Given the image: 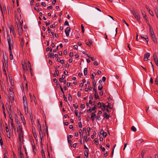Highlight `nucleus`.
I'll return each mask as SVG.
<instances>
[{
  "label": "nucleus",
  "mask_w": 158,
  "mask_h": 158,
  "mask_svg": "<svg viewBox=\"0 0 158 158\" xmlns=\"http://www.w3.org/2000/svg\"><path fill=\"white\" fill-rule=\"evenodd\" d=\"M134 16L138 21L140 20V16L139 14L137 13V14H135V15H134Z\"/></svg>",
  "instance_id": "16"
},
{
  "label": "nucleus",
  "mask_w": 158,
  "mask_h": 158,
  "mask_svg": "<svg viewBox=\"0 0 158 158\" xmlns=\"http://www.w3.org/2000/svg\"><path fill=\"white\" fill-rule=\"evenodd\" d=\"M103 88V86L102 85H99L98 87V89L99 90H100L102 89Z\"/></svg>",
  "instance_id": "31"
},
{
  "label": "nucleus",
  "mask_w": 158,
  "mask_h": 158,
  "mask_svg": "<svg viewBox=\"0 0 158 158\" xmlns=\"http://www.w3.org/2000/svg\"><path fill=\"white\" fill-rule=\"evenodd\" d=\"M149 14L152 16H154L153 13L152 11H151L150 10H149Z\"/></svg>",
  "instance_id": "35"
},
{
  "label": "nucleus",
  "mask_w": 158,
  "mask_h": 158,
  "mask_svg": "<svg viewBox=\"0 0 158 158\" xmlns=\"http://www.w3.org/2000/svg\"><path fill=\"white\" fill-rule=\"evenodd\" d=\"M63 98H64V100L65 101V102H67V98L65 96V95L64 94H63Z\"/></svg>",
  "instance_id": "52"
},
{
  "label": "nucleus",
  "mask_w": 158,
  "mask_h": 158,
  "mask_svg": "<svg viewBox=\"0 0 158 158\" xmlns=\"http://www.w3.org/2000/svg\"><path fill=\"white\" fill-rule=\"evenodd\" d=\"M94 141L95 142L96 145H98V139L97 138H95L94 139Z\"/></svg>",
  "instance_id": "34"
},
{
  "label": "nucleus",
  "mask_w": 158,
  "mask_h": 158,
  "mask_svg": "<svg viewBox=\"0 0 158 158\" xmlns=\"http://www.w3.org/2000/svg\"><path fill=\"white\" fill-rule=\"evenodd\" d=\"M94 91H95L94 95H95V97L96 99H99V96L98 95V94L97 93V90Z\"/></svg>",
  "instance_id": "22"
},
{
  "label": "nucleus",
  "mask_w": 158,
  "mask_h": 158,
  "mask_svg": "<svg viewBox=\"0 0 158 158\" xmlns=\"http://www.w3.org/2000/svg\"><path fill=\"white\" fill-rule=\"evenodd\" d=\"M24 64L26 66V70H28L27 67V61L26 60H24Z\"/></svg>",
  "instance_id": "47"
},
{
  "label": "nucleus",
  "mask_w": 158,
  "mask_h": 158,
  "mask_svg": "<svg viewBox=\"0 0 158 158\" xmlns=\"http://www.w3.org/2000/svg\"><path fill=\"white\" fill-rule=\"evenodd\" d=\"M157 58L156 53V52L154 53L153 55V59H156Z\"/></svg>",
  "instance_id": "46"
},
{
  "label": "nucleus",
  "mask_w": 158,
  "mask_h": 158,
  "mask_svg": "<svg viewBox=\"0 0 158 158\" xmlns=\"http://www.w3.org/2000/svg\"><path fill=\"white\" fill-rule=\"evenodd\" d=\"M85 42L86 44L89 47H90L92 44V41L91 40H85Z\"/></svg>",
  "instance_id": "7"
},
{
  "label": "nucleus",
  "mask_w": 158,
  "mask_h": 158,
  "mask_svg": "<svg viewBox=\"0 0 158 158\" xmlns=\"http://www.w3.org/2000/svg\"><path fill=\"white\" fill-rule=\"evenodd\" d=\"M122 21L123 23H124L127 26H129L128 24L126 22V21H125V20L124 19H123L122 20Z\"/></svg>",
  "instance_id": "50"
},
{
  "label": "nucleus",
  "mask_w": 158,
  "mask_h": 158,
  "mask_svg": "<svg viewBox=\"0 0 158 158\" xmlns=\"http://www.w3.org/2000/svg\"><path fill=\"white\" fill-rule=\"evenodd\" d=\"M69 128L70 129H72V130H74V128L73 127V126L72 125H70L69 126Z\"/></svg>",
  "instance_id": "57"
},
{
  "label": "nucleus",
  "mask_w": 158,
  "mask_h": 158,
  "mask_svg": "<svg viewBox=\"0 0 158 158\" xmlns=\"http://www.w3.org/2000/svg\"><path fill=\"white\" fill-rule=\"evenodd\" d=\"M49 56L51 58L52 57L53 58H54V54L53 53H49Z\"/></svg>",
  "instance_id": "26"
},
{
  "label": "nucleus",
  "mask_w": 158,
  "mask_h": 158,
  "mask_svg": "<svg viewBox=\"0 0 158 158\" xmlns=\"http://www.w3.org/2000/svg\"><path fill=\"white\" fill-rule=\"evenodd\" d=\"M155 12L156 13V15H157L158 14V10L157 9H155Z\"/></svg>",
  "instance_id": "64"
},
{
  "label": "nucleus",
  "mask_w": 158,
  "mask_h": 158,
  "mask_svg": "<svg viewBox=\"0 0 158 158\" xmlns=\"http://www.w3.org/2000/svg\"><path fill=\"white\" fill-rule=\"evenodd\" d=\"M89 150H85L84 152V155L86 157L88 156V152Z\"/></svg>",
  "instance_id": "25"
},
{
  "label": "nucleus",
  "mask_w": 158,
  "mask_h": 158,
  "mask_svg": "<svg viewBox=\"0 0 158 158\" xmlns=\"http://www.w3.org/2000/svg\"><path fill=\"white\" fill-rule=\"evenodd\" d=\"M81 27L82 32L83 33H84V26L83 25V24H82L81 25Z\"/></svg>",
  "instance_id": "40"
},
{
  "label": "nucleus",
  "mask_w": 158,
  "mask_h": 158,
  "mask_svg": "<svg viewBox=\"0 0 158 158\" xmlns=\"http://www.w3.org/2000/svg\"><path fill=\"white\" fill-rule=\"evenodd\" d=\"M74 49L77 50L78 48V46L77 45H75L73 46Z\"/></svg>",
  "instance_id": "62"
},
{
  "label": "nucleus",
  "mask_w": 158,
  "mask_h": 158,
  "mask_svg": "<svg viewBox=\"0 0 158 158\" xmlns=\"http://www.w3.org/2000/svg\"><path fill=\"white\" fill-rule=\"evenodd\" d=\"M98 107L99 108H101V107L102 105H101V102H99L98 103Z\"/></svg>",
  "instance_id": "54"
},
{
  "label": "nucleus",
  "mask_w": 158,
  "mask_h": 158,
  "mask_svg": "<svg viewBox=\"0 0 158 158\" xmlns=\"http://www.w3.org/2000/svg\"><path fill=\"white\" fill-rule=\"evenodd\" d=\"M87 129V132L86 133V134L88 136H89V132L90 131V128L89 127H88Z\"/></svg>",
  "instance_id": "23"
},
{
  "label": "nucleus",
  "mask_w": 158,
  "mask_h": 158,
  "mask_svg": "<svg viewBox=\"0 0 158 158\" xmlns=\"http://www.w3.org/2000/svg\"><path fill=\"white\" fill-rule=\"evenodd\" d=\"M1 8L2 10V14H3V13H4V14H6V8L5 7V6H4L3 7V11L2 10L1 7Z\"/></svg>",
  "instance_id": "21"
},
{
  "label": "nucleus",
  "mask_w": 158,
  "mask_h": 158,
  "mask_svg": "<svg viewBox=\"0 0 158 158\" xmlns=\"http://www.w3.org/2000/svg\"><path fill=\"white\" fill-rule=\"evenodd\" d=\"M39 135H40V137L41 139L42 140L43 137V134L42 133V130H39Z\"/></svg>",
  "instance_id": "15"
},
{
  "label": "nucleus",
  "mask_w": 158,
  "mask_h": 158,
  "mask_svg": "<svg viewBox=\"0 0 158 158\" xmlns=\"http://www.w3.org/2000/svg\"><path fill=\"white\" fill-rule=\"evenodd\" d=\"M23 119H22V121L23 122V124L24 125H25V124L26 123V122H25V119H24V118L23 116Z\"/></svg>",
  "instance_id": "48"
},
{
  "label": "nucleus",
  "mask_w": 158,
  "mask_h": 158,
  "mask_svg": "<svg viewBox=\"0 0 158 158\" xmlns=\"http://www.w3.org/2000/svg\"><path fill=\"white\" fill-rule=\"evenodd\" d=\"M21 24L20 25H19V26H18V33L20 36H21V35L23 32V30L22 26H21Z\"/></svg>",
  "instance_id": "5"
},
{
  "label": "nucleus",
  "mask_w": 158,
  "mask_h": 158,
  "mask_svg": "<svg viewBox=\"0 0 158 158\" xmlns=\"http://www.w3.org/2000/svg\"><path fill=\"white\" fill-rule=\"evenodd\" d=\"M4 62L5 66L8 68V61L7 59L6 58H4Z\"/></svg>",
  "instance_id": "14"
},
{
  "label": "nucleus",
  "mask_w": 158,
  "mask_h": 158,
  "mask_svg": "<svg viewBox=\"0 0 158 158\" xmlns=\"http://www.w3.org/2000/svg\"><path fill=\"white\" fill-rule=\"evenodd\" d=\"M95 86H96V83L95 81L94 80L93 81V90L96 91V89H95Z\"/></svg>",
  "instance_id": "20"
},
{
  "label": "nucleus",
  "mask_w": 158,
  "mask_h": 158,
  "mask_svg": "<svg viewBox=\"0 0 158 158\" xmlns=\"http://www.w3.org/2000/svg\"><path fill=\"white\" fill-rule=\"evenodd\" d=\"M131 129L134 132L136 131V128L134 126L131 127Z\"/></svg>",
  "instance_id": "29"
},
{
  "label": "nucleus",
  "mask_w": 158,
  "mask_h": 158,
  "mask_svg": "<svg viewBox=\"0 0 158 158\" xmlns=\"http://www.w3.org/2000/svg\"><path fill=\"white\" fill-rule=\"evenodd\" d=\"M156 64L157 66H158V60L157 58L154 59Z\"/></svg>",
  "instance_id": "32"
},
{
  "label": "nucleus",
  "mask_w": 158,
  "mask_h": 158,
  "mask_svg": "<svg viewBox=\"0 0 158 158\" xmlns=\"http://www.w3.org/2000/svg\"><path fill=\"white\" fill-rule=\"evenodd\" d=\"M151 38L152 40V41L154 42L155 44L157 43V40L156 38V37L155 35H154L152 36H151Z\"/></svg>",
  "instance_id": "9"
},
{
  "label": "nucleus",
  "mask_w": 158,
  "mask_h": 158,
  "mask_svg": "<svg viewBox=\"0 0 158 158\" xmlns=\"http://www.w3.org/2000/svg\"><path fill=\"white\" fill-rule=\"evenodd\" d=\"M37 121L38 122V123L37 124V127H41V124H40L39 121V120L38 119L37 120Z\"/></svg>",
  "instance_id": "51"
},
{
  "label": "nucleus",
  "mask_w": 158,
  "mask_h": 158,
  "mask_svg": "<svg viewBox=\"0 0 158 158\" xmlns=\"http://www.w3.org/2000/svg\"><path fill=\"white\" fill-rule=\"evenodd\" d=\"M103 117L104 118H106V119H108L110 117V114H108L106 112H104L103 114Z\"/></svg>",
  "instance_id": "10"
},
{
  "label": "nucleus",
  "mask_w": 158,
  "mask_h": 158,
  "mask_svg": "<svg viewBox=\"0 0 158 158\" xmlns=\"http://www.w3.org/2000/svg\"><path fill=\"white\" fill-rule=\"evenodd\" d=\"M79 132L80 135V138H81V139H83V135L82 130L81 129H80L79 131Z\"/></svg>",
  "instance_id": "13"
},
{
  "label": "nucleus",
  "mask_w": 158,
  "mask_h": 158,
  "mask_svg": "<svg viewBox=\"0 0 158 158\" xmlns=\"http://www.w3.org/2000/svg\"><path fill=\"white\" fill-rule=\"evenodd\" d=\"M17 127V133L19 135V142L23 143V133L22 126L21 124H19Z\"/></svg>",
  "instance_id": "2"
},
{
  "label": "nucleus",
  "mask_w": 158,
  "mask_h": 158,
  "mask_svg": "<svg viewBox=\"0 0 158 158\" xmlns=\"http://www.w3.org/2000/svg\"><path fill=\"white\" fill-rule=\"evenodd\" d=\"M102 134L103 135L104 137H106L107 135V133L106 132H104Z\"/></svg>",
  "instance_id": "37"
},
{
  "label": "nucleus",
  "mask_w": 158,
  "mask_h": 158,
  "mask_svg": "<svg viewBox=\"0 0 158 158\" xmlns=\"http://www.w3.org/2000/svg\"><path fill=\"white\" fill-rule=\"evenodd\" d=\"M70 27H67L66 30L65 31V32H67L69 33V32H70Z\"/></svg>",
  "instance_id": "24"
},
{
  "label": "nucleus",
  "mask_w": 158,
  "mask_h": 158,
  "mask_svg": "<svg viewBox=\"0 0 158 158\" xmlns=\"http://www.w3.org/2000/svg\"><path fill=\"white\" fill-rule=\"evenodd\" d=\"M64 25L69 26V23L67 21H66L64 23Z\"/></svg>",
  "instance_id": "56"
},
{
  "label": "nucleus",
  "mask_w": 158,
  "mask_h": 158,
  "mask_svg": "<svg viewBox=\"0 0 158 158\" xmlns=\"http://www.w3.org/2000/svg\"><path fill=\"white\" fill-rule=\"evenodd\" d=\"M96 109L95 105L92 108H90L89 109L87 110V112L88 113L91 112L92 111L95 110Z\"/></svg>",
  "instance_id": "11"
},
{
  "label": "nucleus",
  "mask_w": 158,
  "mask_h": 158,
  "mask_svg": "<svg viewBox=\"0 0 158 158\" xmlns=\"http://www.w3.org/2000/svg\"><path fill=\"white\" fill-rule=\"evenodd\" d=\"M68 100L69 101H71L72 100V98L71 96V94H68Z\"/></svg>",
  "instance_id": "36"
},
{
  "label": "nucleus",
  "mask_w": 158,
  "mask_h": 158,
  "mask_svg": "<svg viewBox=\"0 0 158 158\" xmlns=\"http://www.w3.org/2000/svg\"><path fill=\"white\" fill-rule=\"evenodd\" d=\"M96 118L98 120H101L100 116L99 115H97V116H96Z\"/></svg>",
  "instance_id": "42"
},
{
  "label": "nucleus",
  "mask_w": 158,
  "mask_h": 158,
  "mask_svg": "<svg viewBox=\"0 0 158 158\" xmlns=\"http://www.w3.org/2000/svg\"><path fill=\"white\" fill-rule=\"evenodd\" d=\"M13 91L12 89L11 88H10L9 89V95H13Z\"/></svg>",
  "instance_id": "17"
},
{
  "label": "nucleus",
  "mask_w": 158,
  "mask_h": 158,
  "mask_svg": "<svg viewBox=\"0 0 158 158\" xmlns=\"http://www.w3.org/2000/svg\"><path fill=\"white\" fill-rule=\"evenodd\" d=\"M75 113L76 115L77 116L79 117L80 116V115L78 114V113L77 112V111L76 110H75Z\"/></svg>",
  "instance_id": "49"
},
{
  "label": "nucleus",
  "mask_w": 158,
  "mask_h": 158,
  "mask_svg": "<svg viewBox=\"0 0 158 158\" xmlns=\"http://www.w3.org/2000/svg\"><path fill=\"white\" fill-rule=\"evenodd\" d=\"M23 103L24 109L26 114L28 113V106L27 98L25 95L23 96Z\"/></svg>",
  "instance_id": "3"
},
{
  "label": "nucleus",
  "mask_w": 158,
  "mask_h": 158,
  "mask_svg": "<svg viewBox=\"0 0 158 158\" xmlns=\"http://www.w3.org/2000/svg\"><path fill=\"white\" fill-rule=\"evenodd\" d=\"M9 101H10L11 103H12L14 100V97L13 95L9 96Z\"/></svg>",
  "instance_id": "19"
},
{
  "label": "nucleus",
  "mask_w": 158,
  "mask_h": 158,
  "mask_svg": "<svg viewBox=\"0 0 158 158\" xmlns=\"http://www.w3.org/2000/svg\"><path fill=\"white\" fill-rule=\"evenodd\" d=\"M73 106L76 109H77L78 107V106L77 104H73Z\"/></svg>",
  "instance_id": "41"
},
{
  "label": "nucleus",
  "mask_w": 158,
  "mask_h": 158,
  "mask_svg": "<svg viewBox=\"0 0 158 158\" xmlns=\"http://www.w3.org/2000/svg\"><path fill=\"white\" fill-rule=\"evenodd\" d=\"M55 72L56 74V75L57 76H58L59 75V72L58 70L57 69H56L55 70Z\"/></svg>",
  "instance_id": "59"
},
{
  "label": "nucleus",
  "mask_w": 158,
  "mask_h": 158,
  "mask_svg": "<svg viewBox=\"0 0 158 158\" xmlns=\"http://www.w3.org/2000/svg\"><path fill=\"white\" fill-rule=\"evenodd\" d=\"M85 106L84 104H82L81 105L80 107L81 108L84 109L85 108Z\"/></svg>",
  "instance_id": "55"
},
{
  "label": "nucleus",
  "mask_w": 158,
  "mask_h": 158,
  "mask_svg": "<svg viewBox=\"0 0 158 158\" xmlns=\"http://www.w3.org/2000/svg\"><path fill=\"white\" fill-rule=\"evenodd\" d=\"M78 124H79V127L81 128L82 127L81 122H79V123Z\"/></svg>",
  "instance_id": "61"
},
{
  "label": "nucleus",
  "mask_w": 158,
  "mask_h": 158,
  "mask_svg": "<svg viewBox=\"0 0 158 158\" xmlns=\"http://www.w3.org/2000/svg\"><path fill=\"white\" fill-rule=\"evenodd\" d=\"M141 38H143L144 39H145L146 40V41L148 42V37L146 36L145 35L144 36V37H142V36H141Z\"/></svg>",
  "instance_id": "27"
},
{
  "label": "nucleus",
  "mask_w": 158,
  "mask_h": 158,
  "mask_svg": "<svg viewBox=\"0 0 158 158\" xmlns=\"http://www.w3.org/2000/svg\"><path fill=\"white\" fill-rule=\"evenodd\" d=\"M7 8V10H8V12L9 14L10 13L11 11H10V7L9 6H8Z\"/></svg>",
  "instance_id": "44"
},
{
  "label": "nucleus",
  "mask_w": 158,
  "mask_h": 158,
  "mask_svg": "<svg viewBox=\"0 0 158 158\" xmlns=\"http://www.w3.org/2000/svg\"><path fill=\"white\" fill-rule=\"evenodd\" d=\"M22 143L19 142L18 145V150L19 152V154L20 158H24L23 154L22 152Z\"/></svg>",
  "instance_id": "4"
},
{
  "label": "nucleus",
  "mask_w": 158,
  "mask_h": 158,
  "mask_svg": "<svg viewBox=\"0 0 158 158\" xmlns=\"http://www.w3.org/2000/svg\"><path fill=\"white\" fill-rule=\"evenodd\" d=\"M146 152L145 150L143 151L142 153H141V156L142 157V158H144V156Z\"/></svg>",
  "instance_id": "30"
},
{
  "label": "nucleus",
  "mask_w": 158,
  "mask_h": 158,
  "mask_svg": "<svg viewBox=\"0 0 158 158\" xmlns=\"http://www.w3.org/2000/svg\"><path fill=\"white\" fill-rule=\"evenodd\" d=\"M30 97L31 99V102L34 101L36 100V98L34 94L33 95H31V94H29Z\"/></svg>",
  "instance_id": "8"
},
{
  "label": "nucleus",
  "mask_w": 158,
  "mask_h": 158,
  "mask_svg": "<svg viewBox=\"0 0 158 158\" xmlns=\"http://www.w3.org/2000/svg\"><path fill=\"white\" fill-rule=\"evenodd\" d=\"M4 126L2 127V125H0V135L1 134V133H2L4 131Z\"/></svg>",
  "instance_id": "18"
},
{
  "label": "nucleus",
  "mask_w": 158,
  "mask_h": 158,
  "mask_svg": "<svg viewBox=\"0 0 158 158\" xmlns=\"http://www.w3.org/2000/svg\"><path fill=\"white\" fill-rule=\"evenodd\" d=\"M150 56V53L148 52H147L144 55V60L145 61H147L148 60V57H149Z\"/></svg>",
  "instance_id": "6"
},
{
  "label": "nucleus",
  "mask_w": 158,
  "mask_h": 158,
  "mask_svg": "<svg viewBox=\"0 0 158 158\" xmlns=\"http://www.w3.org/2000/svg\"><path fill=\"white\" fill-rule=\"evenodd\" d=\"M91 116L93 117H95L96 116V115L95 112H92L91 114Z\"/></svg>",
  "instance_id": "60"
},
{
  "label": "nucleus",
  "mask_w": 158,
  "mask_h": 158,
  "mask_svg": "<svg viewBox=\"0 0 158 158\" xmlns=\"http://www.w3.org/2000/svg\"><path fill=\"white\" fill-rule=\"evenodd\" d=\"M7 40L8 44H9V50L10 52V58L11 60H12L13 59V56L11 51V48H13V42L12 37L10 35H7Z\"/></svg>",
  "instance_id": "1"
},
{
  "label": "nucleus",
  "mask_w": 158,
  "mask_h": 158,
  "mask_svg": "<svg viewBox=\"0 0 158 158\" xmlns=\"http://www.w3.org/2000/svg\"><path fill=\"white\" fill-rule=\"evenodd\" d=\"M96 74L95 73H94L92 74V76L91 79L92 80H94V76L96 75Z\"/></svg>",
  "instance_id": "39"
},
{
  "label": "nucleus",
  "mask_w": 158,
  "mask_h": 158,
  "mask_svg": "<svg viewBox=\"0 0 158 158\" xmlns=\"http://www.w3.org/2000/svg\"><path fill=\"white\" fill-rule=\"evenodd\" d=\"M1 103L2 104V109H3V110H5V108H4V104L3 103L2 101L1 102Z\"/></svg>",
  "instance_id": "53"
},
{
  "label": "nucleus",
  "mask_w": 158,
  "mask_h": 158,
  "mask_svg": "<svg viewBox=\"0 0 158 158\" xmlns=\"http://www.w3.org/2000/svg\"><path fill=\"white\" fill-rule=\"evenodd\" d=\"M46 50L47 52L49 50L50 52H52V49L51 48H49L48 47L46 48Z\"/></svg>",
  "instance_id": "33"
},
{
  "label": "nucleus",
  "mask_w": 158,
  "mask_h": 158,
  "mask_svg": "<svg viewBox=\"0 0 158 158\" xmlns=\"http://www.w3.org/2000/svg\"><path fill=\"white\" fill-rule=\"evenodd\" d=\"M108 154V151H106V152L104 154V156L105 157H106Z\"/></svg>",
  "instance_id": "63"
},
{
  "label": "nucleus",
  "mask_w": 158,
  "mask_h": 158,
  "mask_svg": "<svg viewBox=\"0 0 158 158\" xmlns=\"http://www.w3.org/2000/svg\"><path fill=\"white\" fill-rule=\"evenodd\" d=\"M19 38L20 40V44L22 47H23L24 45L23 43V38L22 37H21V36L19 37Z\"/></svg>",
  "instance_id": "12"
},
{
  "label": "nucleus",
  "mask_w": 158,
  "mask_h": 158,
  "mask_svg": "<svg viewBox=\"0 0 158 158\" xmlns=\"http://www.w3.org/2000/svg\"><path fill=\"white\" fill-rule=\"evenodd\" d=\"M56 25L55 23L53 24L52 25H51L50 26V27L51 28H55V27Z\"/></svg>",
  "instance_id": "45"
},
{
  "label": "nucleus",
  "mask_w": 158,
  "mask_h": 158,
  "mask_svg": "<svg viewBox=\"0 0 158 158\" xmlns=\"http://www.w3.org/2000/svg\"><path fill=\"white\" fill-rule=\"evenodd\" d=\"M87 68H85L84 69V74L85 76L87 75Z\"/></svg>",
  "instance_id": "28"
},
{
  "label": "nucleus",
  "mask_w": 158,
  "mask_h": 158,
  "mask_svg": "<svg viewBox=\"0 0 158 158\" xmlns=\"http://www.w3.org/2000/svg\"><path fill=\"white\" fill-rule=\"evenodd\" d=\"M150 35L151 36L155 35L154 34V32L153 31H150Z\"/></svg>",
  "instance_id": "43"
},
{
  "label": "nucleus",
  "mask_w": 158,
  "mask_h": 158,
  "mask_svg": "<svg viewBox=\"0 0 158 158\" xmlns=\"http://www.w3.org/2000/svg\"><path fill=\"white\" fill-rule=\"evenodd\" d=\"M100 148L102 150V152H104L105 150V148L104 147H102V145H100Z\"/></svg>",
  "instance_id": "38"
},
{
  "label": "nucleus",
  "mask_w": 158,
  "mask_h": 158,
  "mask_svg": "<svg viewBox=\"0 0 158 158\" xmlns=\"http://www.w3.org/2000/svg\"><path fill=\"white\" fill-rule=\"evenodd\" d=\"M99 95L101 96H102L103 94V92L102 91H101L99 93Z\"/></svg>",
  "instance_id": "58"
}]
</instances>
